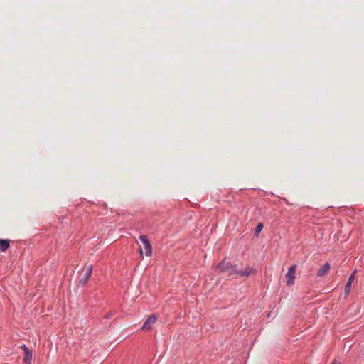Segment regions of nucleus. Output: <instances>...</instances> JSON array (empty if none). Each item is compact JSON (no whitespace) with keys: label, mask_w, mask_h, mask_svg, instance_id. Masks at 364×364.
Here are the masks:
<instances>
[{"label":"nucleus","mask_w":364,"mask_h":364,"mask_svg":"<svg viewBox=\"0 0 364 364\" xmlns=\"http://www.w3.org/2000/svg\"><path fill=\"white\" fill-rule=\"evenodd\" d=\"M330 269V264L328 262H326L323 267H321L317 273V275L319 277H323L328 273Z\"/></svg>","instance_id":"nucleus-9"},{"label":"nucleus","mask_w":364,"mask_h":364,"mask_svg":"<svg viewBox=\"0 0 364 364\" xmlns=\"http://www.w3.org/2000/svg\"><path fill=\"white\" fill-rule=\"evenodd\" d=\"M139 240L144 245L146 256L150 257L152 254V247L146 235H141L139 236Z\"/></svg>","instance_id":"nucleus-3"},{"label":"nucleus","mask_w":364,"mask_h":364,"mask_svg":"<svg viewBox=\"0 0 364 364\" xmlns=\"http://www.w3.org/2000/svg\"><path fill=\"white\" fill-rule=\"evenodd\" d=\"M296 270V265L294 264L289 268L287 273L285 275L287 279V285L291 286L294 283L295 273Z\"/></svg>","instance_id":"nucleus-2"},{"label":"nucleus","mask_w":364,"mask_h":364,"mask_svg":"<svg viewBox=\"0 0 364 364\" xmlns=\"http://www.w3.org/2000/svg\"><path fill=\"white\" fill-rule=\"evenodd\" d=\"M355 273H353L348 278V282L345 286V289H344V294H345V296H347L348 295V294L350 293V289H351V284H352V282H353L354 280V278H355Z\"/></svg>","instance_id":"nucleus-7"},{"label":"nucleus","mask_w":364,"mask_h":364,"mask_svg":"<svg viewBox=\"0 0 364 364\" xmlns=\"http://www.w3.org/2000/svg\"><path fill=\"white\" fill-rule=\"evenodd\" d=\"M256 272V269L252 267H247L244 270H240L238 272V277H248Z\"/></svg>","instance_id":"nucleus-5"},{"label":"nucleus","mask_w":364,"mask_h":364,"mask_svg":"<svg viewBox=\"0 0 364 364\" xmlns=\"http://www.w3.org/2000/svg\"><path fill=\"white\" fill-rule=\"evenodd\" d=\"M262 228H263V225L262 223H259L257 227H256V229H255V232L256 234H258L260 232V231L262 230Z\"/></svg>","instance_id":"nucleus-12"},{"label":"nucleus","mask_w":364,"mask_h":364,"mask_svg":"<svg viewBox=\"0 0 364 364\" xmlns=\"http://www.w3.org/2000/svg\"><path fill=\"white\" fill-rule=\"evenodd\" d=\"M157 316L156 314H152L149 316L146 321L144 322L141 330L142 331H149L151 329L152 325L154 324L157 321Z\"/></svg>","instance_id":"nucleus-4"},{"label":"nucleus","mask_w":364,"mask_h":364,"mask_svg":"<svg viewBox=\"0 0 364 364\" xmlns=\"http://www.w3.org/2000/svg\"><path fill=\"white\" fill-rule=\"evenodd\" d=\"M92 265H86L84 267L83 270L82 271L80 274V282L82 283L83 285L86 284V282L88 281L89 278L92 275Z\"/></svg>","instance_id":"nucleus-1"},{"label":"nucleus","mask_w":364,"mask_h":364,"mask_svg":"<svg viewBox=\"0 0 364 364\" xmlns=\"http://www.w3.org/2000/svg\"><path fill=\"white\" fill-rule=\"evenodd\" d=\"M21 348L24 350L25 356L23 358V364H31L32 360V353L29 350V349L25 346L23 345Z\"/></svg>","instance_id":"nucleus-6"},{"label":"nucleus","mask_w":364,"mask_h":364,"mask_svg":"<svg viewBox=\"0 0 364 364\" xmlns=\"http://www.w3.org/2000/svg\"><path fill=\"white\" fill-rule=\"evenodd\" d=\"M332 364H341V362H339V361H337V360H334L332 362Z\"/></svg>","instance_id":"nucleus-13"},{"label":"nucleus","mask_w":364,"mask_h":364,"mask_svg":"<svg viewBox=\"0 0 364 364\" xmlns=\"http://www.w3.org/2000/svg\"><path fill=\"white\" fill-rule=\"evenodd\" d=\"M140 254H141V255L142 256V255H143V250H142V249H141V248L140 249Z\"/></svg>","instance_id":"nucleus-14"},{"label":"nucleus","mask_w":364,"mask_h":364,"mask_svg":"<svg viewBox=\"0 0 364 364\" xmlns=\"http://www.w3.org/2000/svg\"><path fill=\"white\" fill-rule=\"evenodd\" d=\"M9 247V242L8 240L0 239V250L5 252Z\"/></svg>","instance_id":"nucleus-11"},{"label":"nucleus","mask_w":364,"mask_h":364,"mask_svg":"<svg viewBox=\"0 0 364 364\" xmlns=\"http://www.w3.org/2000/svg\"><path fill=\"white\" fill-rule=\"evenodd\" d=\"M230 264L226 261H223L220 263H219L216 267L215 269H218L220 272H227L228 269Z\"/></svg>","instance_id":"nucleus-8"},{"label":"nucleus","mask_w":364,"mask_h":364,"mask_svg":"<svg viewBox=\"0 0 364 364\" xmlns=\"http://www.w3.org/2000/svg\"><path fill=\"white\" fill-rule=\"evenodd\" d=\"M238 270H237L236 269V266L235 265H230L228 269V271L226 273H228V276H231V277H238Z\"/></svg>","instance_id":"nucleus-10"}]
</instances>
